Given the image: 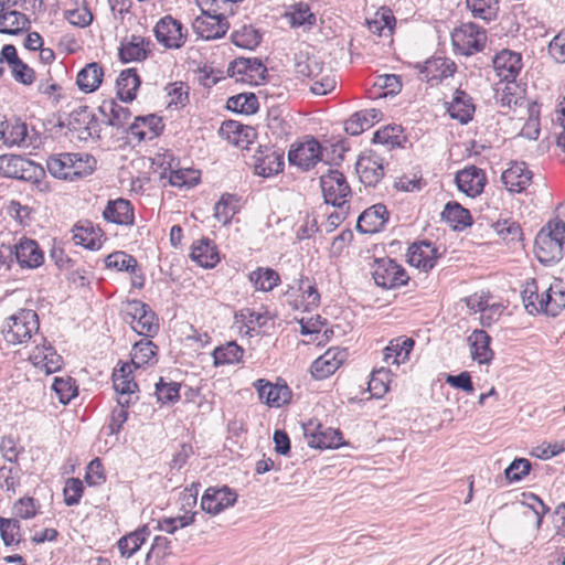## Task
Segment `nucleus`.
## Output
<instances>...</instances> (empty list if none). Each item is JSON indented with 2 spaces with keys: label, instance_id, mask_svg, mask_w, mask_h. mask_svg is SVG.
I'll list each match as a JSON object with an SVG mask.
<instances>
[{
  "label": "nucleus",
  "instance_id": "obj_1",
  "mask_svg": "<svg viewBox=\"0 0 565 565\" xmlns=\"http://www.w3.org/2000/svg\"><path fill=\"white\" fill-rule=\"evenodd\" d=\"M39 318L31 309H21L9 317L1 329L3 340L9 344H22L36 338L40 341Z\"/></svg>",
  "mask_w": 565,
  "mask_h": 565
},
{
  "label": "nucleus",
  "instance_id": "obj_2",
  "mask_svg": "<svg viewBox=\"0 0 565 565\" xmlns=\"http://www.w3.org/2000/svg\"><path fill=\"white\" fill-rule=\"evenodd\" d=\"M124 320L131 329L146 338L153 337L159 330L158 319L150 307L140 301H128L124 308Z\"/></svg>",
  "mask_w": 565,
  "mask_h": 565
},
{
  "label": "nucleus",
  "instance_id": "obj_3",
  "mask_svg": "<svg viewBox=\"0 0 565 565\" xmlns=\"http://www.w3.org/2000/svg\"><path fill=\"white\" fill-rule=\"evenodd\" d=\"M452 44L463 55H472L483 50L487 42L486 31L479 25L468 22L455 29L451 34Z\"/></svg>",
  "mask_w": 565,
  "mask_h": 565
},
{
  "label": "nucleus",
  "instance_id": "obj_4",
  "mask_svg": "<svg viewBox=\"0 0 565 565\" xmlns=\"http://www.w3.org/2000/svg\"><path fill=\"white\" fill-rule=\"evenodd\" d=\"M372 275L375 284L385 289L404 286L409 279L405 269L391 258L376 259Z\"/></svg>",
  "mask_w": 565,
  "mask_h": 565
},
{
  "label": "nucleus",
  "instance_id": "obj_5",
  "mask_svg": "<svg viewBox=\"0 0 565 565\" xmlns=\"http://www.w3.org/2000/svg\"><path fill=\"white\" fill-rule=\"evenodd\" d=\"M320 185L324 202L340 209L347 203L351 189L345 177L338 170H329L320 177Z\"/></svg>",
  "mask_w": 565,
  "mask_h": 565
},
{
  "label": "nucleus",
  "instance_id": "obj_6",
  "mask_svg": "<svg viewBox=\"0 0 565 565\" xmlns=\"http://www.w3.org/2000/svg\"><path fill=\"white\" fill-rule=\"evenodd\" d=\"M194 33L205 40H216L223 38L230 29V23L224 13H214L203 11L201 15L196 17L192 23Z\"/></svg>",
  "mask_w": 565,
  "mask_h": 565
},
{
  "label": "nucleus",
  "instance_id": "obj_7",
  "mask_svg": "<svg viewBox=\"0 0 565 565\" xmlns=\"http://www.w3.org/2000/svg\"><path fill=\"white\" fill-rule=\"evenodd\" d=\"M153 32L158 43L169 50H178L186 41V31L183 30L182 23L171 15L160 19Z\"/></svg>",
  "mask_w": 565,
  "mask_h": 565
},
{
  "label": "nucleus",
  "instance_id": "obj_8",
  "mask_svg": "<svg viewBox=\"0 0 565 565\" xmlns=\"http://www.w3.org/2000/svg\"><path fill=\"white\" fill-rule=\"evenodd\" d=\"M227 72L237 82L258 85L265 81L267 68L259 58L238 57L230 64Z\"/></svg>",
  "mask_w": 565,
  "mask_h": 565
},
{
  "label": "nucleus",
  "instance_id": "obj_9",
  "mask_svg": "<svg viewBox=\"0 0 565 565\" xmlns=\"http://www.w3.org/2000/svg\"><path fill=\"white\" fill-rule=\"evenodd\" d=\"M253 161L255 173L269 178L282 171L284 152L273 146H259Z\"/></svg>",
  "mask_w": 565,
  "mask_h": 565
},
{
  "label": "nucleus",
  "instance_id": "obj_10",
  "mask_svg": "<svg viewBox=\"0 0 565 565\" xmlns=\"http://www.w3.org/2000/svg\"><path fill=\"white\" fill-rule=\"evenodd\" d=\"M415 67L418 70L419 78L431 86L452 76L457 68L455 62L443 56L428 58L424 63H417Z\"/></svg>",
  "mask_w": 565,
  "mask_h": 565
},
{
  "label": "nucleus",
  "instance_id": "obj_11",
  "mask_svg": "<svg viewBox=\"0 0 565 565\" xmlns=\"http://www.w3.org/2000/svg\"><path fill=\"white\" fill-rule=\"evenodd\" d=\"M360 181L366 186H375L384 177V160L375 151L360 156L355 164Z\"/></svg>",
  "mask_w": 565,
  "mask_h": 565
},
{
  "label": "nucleus",
  "instance_id": "obj_12",
  "mask_svg": "<svg viewBox=\"0 0 565 565\" xmlns=\"http://www.w3.org/2000/svg\"><path fill=\"white\" fill-rule=\"evenodd\" d=\"M33 343H35V347L30 353L29 360L34 366L44 370L46 374L54 373L62 367V356L56 353L44 337H40L39 342L35 338Z\"/></svg>",
  "mask_w": 565,
  "mask_h": 565
},
{
  "label": "nucleus",
  "instance_id": "obj_13",
  "mask_svg": "<svg viewBox=\"0 0 565 565\" xmlns=\"http://www.w3.org/2000/svg\"><path fill=\"white\" fill-rule=\"evenodd\" d=\"M237 501V493L223 486L221 488L210 487L201 498V508L210 514H218L223 510L233 507Z\"/></svg>",
  "mask_w": 565,
  "mask_h": 565
},
{
  "label": "nucleus",
  "instance_id": "obj_14",
  "mask_svg": "<svg viewBox=\"0 0 565 565\" xmlns=\"http://www.w3.org/2000/svg\"><path fill=\"white\" fill-rule=\"evenodd\" d=\"M39 167L18 154L0 156V174L19 180H31L36 177Z\"/></svg>",
  "mask_w": 565,
  "mask_h": 565
},
{
  "label": "nucleus",
  "instance_id": "obj_15",
  "mask_svg": "<svg viewBox=\"0 0 565 565\" xmlns=\"http://www.w3.org/2000/svg\"><path fill=\"white\" fill-rule=\"evenodd\" d=\"M321 145L315 138H310L290 149L288 159L291 164L307 171L321 160Z\"/></svg>",
  "mask_w": 565,
  "mask_h": 565
},
{
  "label": "nucleus",
  "instance_id": "obj_16",
  "mask_svg": "<svg viewBox=\"0 0 565 565\" xmlns=\"http://www.w3.org/2000/svg\"><path fill=\"white\" fill-rule=\"evenodd\" d=\"M152 42L141 35L125 36L119 46V58L124 63L145 61L152 50Z\"/></svg>",
  "mask_w": 565,
  "mask_h": 565
},
{
  "label": "nucleus",
  "instance_id": "obj_17",
  "mask_svg": "<svg viewBox=\"0 0 565 565\" xmlns=\"http://www.w3.org/2000/svg\"><path fill=\"white\" fill-rule=\"evenodd\" d=\"M305 438L308 446L317 449L338 448L342 441V434L332 428L322 429L321 425L313 427L312 423L303 426Z\"/></svg>",
  "mask_w": 565,
  "mask_h": 565
},
{
  "label": "nucleus",
  "instance_id": "obj_18",
  "mask_svg": "<svg viewBox=\"0 0 565 565\" xmlns=\"http://www.w3.org/2000/svg\"><path fill=\"white\" fill-rule=\"evenodd\" d=\"M0 140L8 147L29 148L33 145L26 124L19 119L1 120Z\"/></svg>",
  "mask_w": 565,
  "mask_h": 565
},
{
  "label": "nucleus",
  "instance_id": "obj_19",
  "mask_svg": "<svg viewBox=\"0 0 565 565\" xmlns=\"http://www.w3.org/2000/svg\"><path fill=\"white\" fill-rule=\"evenodd\" d=\"M455 181L461 192L470 198H475L482 193L487 178L482 169L470 166L457 172Z\"/></svg>",
  "mask_w": 565,
  "mask_h": 565
},
{
  "label": "nucleus",
  "instance_id": "obj_20",
  "mask_svg": "<svg viewBox=\"0 0 565 565\" xmlns=\"http://www.w3.org/2000/svg\"><path fill=\"white\" fill-rule=\"evenodd\" d=\"M13 250L15 260L22 268H38L44 262L43 250L34 239L28 237L20 238L14 245Z\"/></svg>",
  "mask_w": 565,
  "mask_h": 565
},
{
  "label": "nucleus",
  "instance_id": "obj_21",
  "mask_svg": "<svg viewBox=\"0 0 565 565\" xmlns=\"http://www.w3.org/2000/svg\"><path fill=\"white\" fill-rule=\"evenodd\" d=\"M345 351L339 348L328 349L311 364V374L317 380H323L333 374L343 363Z\"/></svg>",
  "mask_w": 565,
  "mask_h": 565
},
{
  "label": "nucleus",
  "instance_id": "obj_22",
  "mask_svg": "<svg viewBox=\"0 0 565 565\" xmlns=\"http://www.w3.org/2000/svg\"><path fill=\"white\" fill-rule=\"evenodd\" d=\"M551 231L539 232L535 237V255L542 264L557 263L563 258L564 244L558 243L557 238H551Z\"/></svg>",
  "mask_w": 565,
  "mask_h": 565
},
{
  "label": "nucleus",
  "instance_id": "obj_23",
  "mask_svg": "<svg viewBox=\"0 0 565 565\" xmlns=\"http://www.w3.org/2000/svg\"><path fill=\"white\" fill-rule=\"evenodd\" d=\"M493 67L503 81L514 82L522 70V56L520 53L502 50L493 57Z\"/></svg>",
  "mask_w": 565,
  "mask_h": 565
},
{
  "label": "nucleus",
  "instance_id": "obj_24",
  "mask_svg": "<svg viewBox=\"0 0 565 565\" xmlns=\"http://www.w3.org/2000/svg\"><path fill=\"white\" fill-rule=\"evenodd\" d=\"M258 397L270 407H280L288 403L291 392L287 385L273 384L264 379H259L254 383Z\"/></svg>",
  "mask_w": 565,
  "mask_h": 565
},
{
  "label": "nucleus",
  "instance_id": "obj_25",
  "mask_svg": "<svg viewBox=\"0 0 565 565\" xmlns=\"http://www.w3.org/2000/svg\"><path fill=\"white\" fill-rule=\"evenodd\" d=\"M406 257L411 266L427 271L435 266L438 254L431 243L419 242L409 246Z\"/></svg>",
  "mask_w": 565,
  "mask_h": 565
},
{
  "label": "nucleus",
  "instance_id": "obj_26",
  "mask_svg": "<svg viewBox=\"0 0 565 565\" xmlns=\"http://www.w3.org/2000/svg\"><path fill=\"white\" fill-rule=\"evenodd\" d=\"M532 177L524 162H513L502 172L501 180L508 191L520 193L530 185Z\"/></svg>",
  "mask_w": 565,
  "mask_h": 565
},
{
  "label": "nucleus",
  "instance_id": "obj_27",
  "mask_svg": "<svg viewBox=\"0 0 565 565\" xmlns=\"http://www.w3.org/2000/svg\"><path fill=\"white\" fill-rule=\"evenodd\" d=\"M415 341L413 338L401 335L392 339L384 349L383 360L388 365H401L409 360Z\"/></svg>",
  "mask_w": 565,
  "mask_h": 565
},
{
  "label": "nucleus",
  "instance_id": "obj_28",
  "mask_svg": "<svg viewBox=\"0 0 565 565\" xmlns=\"http://www.w3.org/2000/svg\"><path fill=\"white\" fill-rule=\"evenodd\" d=\"M388 220V212L383 204H375L366 209L358 218L356 228L366 234L381 231Z\"/></svg>",
  "mask_w": 565,
  "mask_h": 565
},
{
  "label": "nucleus",
  "instance_id": "obj_29",
  "mask_svg": "<svg viewBox=\"0 0 565 565\" xmlns=\"http://www.w3.org/2000/svg\"><path fill=\"white\" fill-rule=\"evenodd\" d=\"M447 110L451 118L457 119L460 124H467L472 119L476 107L470 95L458 88L455 90Z\"/></svg>",
  "mask_w": 565,
  "mask_h": 565
},
{
  "label": "nucleus",
  "instance_id": "obj_30",
  "mask_svg": "<svg viewBox=\"0 0 565 565\" xmlns=\"http://www.w3.org/2000/svg\"><path fill=\"white\" fill-rule=\"evenodd\" d=\"M103 216L106 221L118 225L134 224V207L128 200L117 199L108 201Z\"/></svg>",
  "mask_w": 565,
  "mask_h": 565
},
{
  "label": "nucleus",
  "instance_id": "obj_31",
  "mask_svg": "<svg viewBox=\"0 0 565 565\" xmlns=\"http://www.w3.org/2000/svg\"><path fill=\"white\" fill-rule=\"evenodd\" d=\"M162 128L161 119L156 115H149L146 117H137L129 126L128 130L138 141H142L146 139L152 140L158 137Z\"/></svg>",
  "mask_w": 565,
  "mask_h": 565
},
{
  "label": "nucleus",
  "instance_id": "obj_32",
  "mask_svg": "<svg viewBox=\"0 0 565 565\" xmlns=\"http://www.w3.org/2000/svg\"><path fill=\"white\" fill-rule=\"evenodd\" d=\"M73 241L87 249L96 250L102 246L100 230L88 221H79L73 227Z\"/></svg>",
  "mask_w": 565,
  "mask_h": 565
},
{
  "label": "nucleus",
  "instance_id": "obj_33",
  "mask_svg": "<svg viewBox=\"0 0 565 565\" xmlns=\"http://www.w3.org/2000/svg\"><path fill=\"white\" fill-rule=\"evenodd\" d=\"M471 358L479 364H489L493 359V351L490 348L491 338L484 330H475L469 337Z\"/></svg>",
  "mask_w": 565,
  "mask_h": 565
},
{
  "label": "nucleus",
  "instance_id": "obj_34",
  "mask_svg": "<svg viewBox=\"0 0 565 565\" xmlns=\"http://www.w3.org/2000/svg\"><path fill=\"white\" fill-rule=\"evenodd\" d=\"M190 256L192 260L204 268H213L220 262L216 246L205 237L193 243Z\"/></svg>",
  "mask_w": 565,
  "mask_h": 565
},
{
  "label": "nucleus",
  "instance_id": "obj_35",
  "mask_svg": "<svg viewBox=\"0 0 565 565\" xmlns=\"http://www.w3.org/2000/svg\"><path fill=\"white\" fill-rule=\"evenodd\" d=\"M524 308L531 315L544 312L545 313V295L544 287L540 288L535 279H530L524 284L521 292Z\"/></svg>",
  "mask_w": 565,
  "mask_h": 565
},
{
  "label": "nucleus",
  "instance_id": "obj_36",
  "mask_svg": "<svg viewBox=\"0 0 565 565\" xmlns=\"http://www.w3.org/2000/svg\"><path fill=\"white\" fill-rule=\"evenodd\" d=\"M381 115V111L375 108L356 111L345 121L344 129L351 136H359L379 121Z\"/></svg>",
  "mask_w": 565,
  "mask_h": 565
},
{
  "label": "nucleus",
  "instance_id": "obj_37",
  "mask_svg": "<svg viewBox=\"0 0 565 565\" xmlns=\"http://www.w3.org/2000/svg\"><path fill=\"white\" fill-rule=\"evenodd\" d=\"M103 76V67L98 63L92 62L78 72L76 84L82 92L93 93L100 86Z\"/></svg>",
  "mask_w": 565,
  "mask_h": 565
},
{
  "label": "nucleus",
  "instance_id": "obj_38",
  "mask_svg": "<svg viewBox=\"0 0 565 565\" xmlns=\"http://www.w3.org/2000/svg\"><path fill=\"white\" fill-rule=\"evenodd\" d=\"M99 111L106 124L116 128L125 127L131 117L129 109L114 99L104 100L99 106Z\"/></svg>",
  "mask_w": 565,
  "mask_h": 565
},
{
  "label": "nucleus",
  "instance_id": "obj_39",
  "mask_svg": "<svg viewBox=\"0 0 565 565\" xmlns=\"http://www.w3.org/2000/svg\"><path fill=\"white\" fill-rule=\"evenodd\" d=\"M149 535V527L143 525L136 531L122 536L117 543L120 555L126 558L135 555L145 544Z\"/></svg>",
  "mask_w": 565,
  "mask_h": 565
},
{
  "label": "nucleus",
  "instance_id": "obj_40",
  "mask_svg": "<svg viewBox=\"0 0 565 565\" xmlns=\"http://www.w3.org/2000/svg\"><path fill=\"white\" fill-rule=\"evenodd\" d=\"M113 386L118 394V405L130 406L138 401V385L134 379H127V375L120 374L113 375Z\"/></svg>",
  "mask_w": 565,
  "mask_h": 565
},
{
  "label": "nucleus",
  "instance_id": "obj_41",
  "mask_svg": "<svg viewBox=\"0 0 565 565\" xmlns=\"http://www.w3.org/2000/svg\"><path fill=\"white\" fill-rule=\"evenodd\" d=\"M117 95L122 102H131L140 86V78L134 68L124 70L116 82Z\"/></svg>",
  "mask_w": 565,
  "mask_h": 565
},
{
  "label": "nucleus",
  "instance_id": "obj_42",
  "mask_svg": "<svg viewBox=\"0 0 565 565\" xmlns=\"http://www.w3.org/2000/svg\"><path fill=\"white\" fill-rule=\"evenodd\" d=\"M545 313L552 317L557 316L565 308V287L561 280L555 281L548 287L544 286Z\"/></svg>",
  "mask_w": 565,
  "mask_h": 565
},
{
  "label": "nucleus",
  "instance_id": "obj_43",
  "mask_svg": "<svg viewBox=\"0 0 565 565\" xmlns=\"http://www.w3.org/2000/svg\"><path fill=\"white\" fill-rule=\"evenodd\" d=\"M158 347L149 339H142L136 342L131 350V364L135 367L154 364L157 362Z\"/></svg>",
  "mask_w": 565,
  "mask_h": 565
},
{
  "label": "nucleus",
  "instance_id": "obj_44",
  "mask_svg": "<svg viewBox=\"0 0 565 565\" xmlns=\"http://www.w3.org/2000/svg\"><path fill=\"white\" fill-rule=\"evenodd\" d=\"M441 217L455 230H462L471 225L470 212L457 202H448Z\"/></svg>",
  "mask_w": 565,
  "mask_h": 565
},
{
  "label": "nucleus",
  "instance_id": "obj_45",
  "mask_svg": "<svg viewBox=\"0 0 565 565\" xmlns=\"http://www.w3.org/2000/svg\"><path fill=\"white\" fill-rule=\"evenodd\" d=\"M29 28V20L25 14L9 10L0 13V33L15 35Z\"/></svg>",
  "mask_w": 565,
  "mask_h": 565
},
{
  "label": "nucleus",
  "instance_id": "obj_46",
  "mask_svg": "<svg viewBox=\"0 0 565 565\" xmlns=\"http://www.w3.org/2000/svg\"><path fill=\"white\" fill-rule=\"evenodd\" d=\"M248 277L254 288L258 291H270L280 282L279 274L268 267H258Z\"/></svg>",
  "mask_w": 565,
  "mask_h": 565
},
{
  "label": "nucleus",
  "instance_id": "obj_47",
  "mask_svg": "<svg viewBox=\"0 0 565 565\" xmlns=\"http://www.w3.org/2000/svg\"><path fill=\"white\" fill-rule=\"evenodd\" d=\"M72 153L64 152L49 157L46 161L47 171L57 179L72 181Z\"/></svg>",
  "mask_w": 565,
  "mask_h": 565
},
{
  "label": "nucleus",
  "instance_id": "obj_48",
  "mask_svg": "<svg viewBox=\"0 0 565 565\" xmlns=\"http://www.w3.org/2000/svg\"><path fill=\"white\" fill-rule=\"evenodd\" d=\"M466 6L475 18L487 22L494 20L499 12L498 0H466Z\"/></svg>",
  "mask_w": 565,
  "mask_h": 565
},
{
  "label": "nucleus",
  "instance_id": "obj_49",
  "mask_svg": "<svg viewBox=\"0 0 565 565\" xmlns=\"http://www.w3.org/2000/svg\"><path fill=\"white\" fill-rule=\"evenodd\" d=\"M405 137L401 126H386L379 129L373 136V142L386 147L388 150L401 147Z\"/></svg>",
  "mask_w": 565,
  "mask_h": 565
},
{
  "label": "nucleus",
  "instance_id": "obj_50",
  "mask_svg": "<svg viewBox=\"0 0 565 565\" xmlns=\"http://www.w3.org/2000/svg\"><path fill=\"white\" fill-rule=\"evenodd\" d=\"M220 132L222 136L226 137L231 143L237 147H243V140L241 139L243 132H245L247 139L255 136V130L252 127L243 126L234 120L223 122Z\"/></svg>",
  "mask_w": 565,
  "mask_h": 565
},
{
  "label": "nucleus",
  "instance_id": "obj_51",
  "mask_svg": "<svg viewBox=\"0 0 565 565\" xmlns=\"http://www.w3.org/2000/svg\"><path fill=\"white\" fill-rule=\"evenodd\" d=\"M237 213V199L233 194L225 193L214 206L215 218L226 225Z\"/></svg>",
  "mask_w": 565,
  "mask_h": 565
},
{
  "label": "nucleus",
  "instance_id": "obj_52",
  "mask_svg": "<svg viewBox=\"0 0 565 565\" xmlns=\"http://www.w3.org/2000/svg\"><path fill=\"white\" fill-rule=\"evenodd\" d=\"M259 103L257 97L250 94H238L227 99V108L241 114H255L258 110Z\"/></svg>",
  "mask_w": 565,
  "mask_h": 565
},
{
  "label": "nucleus",
  "instance_id": "obj_53",
  "mask_svg": "<svg viewBox=\"0 0 565 565\" xmlns=\"http://www.w3.org/2000/svg\"><path fill=\"white\" fill-rule=\"evenodd\" d=\"M244 350L235 342H228L225 345L218 347L213 352L215 365L237 363L243 358Z\"/></svg>",
  "mask_w": 565,
  "mask_h": 565
},
{
  "label": "nucleus",
  "instance_id": "obj_54",
  "mask_svg": "<svg viewBox=\"0 0 565 565\" xmlns=\"http://www.w3.org/2000/svg\"><path fill=\"white\" fill-rule=\"evenodd\" d=\"M231 39L236 46L247 50H253L260 43V35L252 25L234 31Z\"/></svg>",
  "mask_w": 565,
  "mask_h": 565
},
{
  "label": "nucleus",
  "instance_id": "obj_55",
  "mask_svg": "<svg viewBox=\"0 0 565 565\" xmlns=\"http://www.w3.org/2000/svg\"><path fill=\"white\" fill-rule=\"evenodd\" d=\"M0 536L6 546L21 542V524L17 518H0Z\"/></svg>",
  "mask_w": 565,
  "mask_h": 565
},
{
  "label": "nucleus",
  "instance_id": "obj_56",
  "mask_svg": "<svg viewBox=\"0 0 565 565\" xmlns=\"http://www.w3.org/2000/svg\"><path fill=\"white\" fill-rule=\"evenodd\" d=\"M391 381V371L381 367L371 374V379L369 381V391L374 397L381 398L387 393Z\"/></svg>",
  "mask_w": 565,
  "mask_h": 565
},
{
  "label": "nucleus",
  "instance_id": "obj_57",
  "mask_svg": "<svg viewBox=\"0 0 565 565\" xmlns=\"http://www.w3.org/2000/svg\"><path fill=\"white\" fill-rule=\"evenodd\" d=\"M72 181L87 177L96 169V159L88 153H72Z\"/></svg>",
  "mask_w": 565,
  "mask_h": 565
},
{
  "label": "nucleus",
  "instance_id": "obj_58",
  "mask_svg": "<svg viewBox=\"0 0 565 565\" xmlns=\"http://www.w3.org/2000/svg\"><path fill=\"white\" fill-rule=\"evenodd\" d=\"M41 509V504L32 497H22L14 502L12 507L13 515L17 519L30 520L35 518Z\"/></svg>",
  "mask_w": 565,
  "mask_h": 565
},
{
  "label": "nucleus",
  "instance_id": "obj_59",
  "mask_svg": "<svg viewBox=\"0 0 565 565\" xmlns=\"http://www.w3.org/2000/svg\"><path fill=\"white\" fill-rule=\"evenodd\" d=\"M105 265L107 268H115L127 273H135V269L138 267L137 259L125 252L111 253L106 257Z\"/></svg>",
  "mask_w": 565,
  "mask_h": 565
},
{
  "label": "nucleus",
  "instance_id": "obj_60",
  "mask_svg": "<svg viewBox=\"0 0 565 565\" xmlns=\"http://www.w3.org/2000/svg\"><path fill=\"white\" fill-rule=\"evenodd\" d=\"M52 388L62 404H67L77 395V386L71 376H56L53 381Z\"/></svg>",
  "mask_w": 565,
  "mask_h": 565
},
{
  "label": "nucleus",
  "instance_id": "obj_61",
  "mask_svg": "<svg viewBox=\"0 0 565 565\" xmlns=\"http://www.w3.org/2000/svg\"><path fill=\"white\" fill-rule=\"evenodd\" d=\"M156 396L159 403H175L180 398V384L177 382H164L162 377L156 383Z\"/></svg>",
  "mask_w": 565,
  "mask_h": 565
},
{
  "label": "nucleus",
  "instance_id": "obj_62",
  "mask_svg": "<svg viewBox=\"0 0 565 565\" xmlns=\"http://www.w3.org/2000/svg\"><path fill=\"white\" fill-rule=\"evenodd\" d=\"M195 521V513L183 514L175 518H163L158 520L157 529L173 534L178 529H183Z\"/></svg>",
  "mask_w": 565,
  "mask_h": 565
},
{
  "label": "nucleus",
  "instance_id": "obj_63",
  "mask_svg": "<svg viewBox=\"0 0 565 565\" xmlns=\"http://www.w3.org/2000/svg\"><path fill=\"white\" fill-rule=\"evenodd\" d=\"M290 24L292 26L313 25L316 23V15L310 12V8L306 3H297L292 7L289 13Z\"/></svg>",
  "mask_w": 565,
  "mask_h": 565
},
{
  "label": "nucleus",
  "instance_id": "obj_64",
  "mask_svg": "<svg viewBox=\"0 0 565 565\" xmlns=\"http://www.w3.org/2000/svg\"><path fill=\"white\" fill-rule=\"evenodd\" d=\"M531 470V462L527 459L519 458L514 459L510 466L505 469V478L513 482L520 481L529 475Z\"/></svg>",
  "mask_w": 565,
  "mask_h": 565
}]
</instances>
